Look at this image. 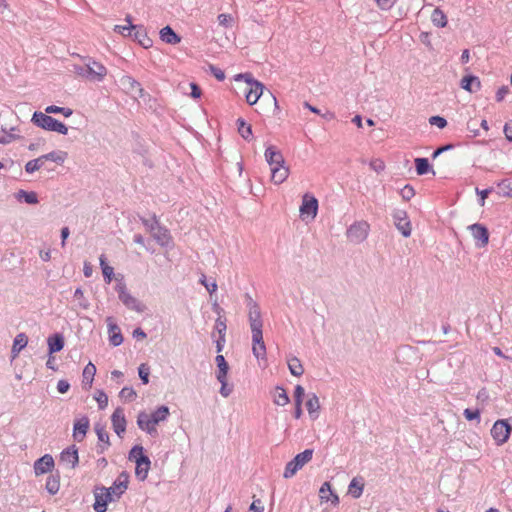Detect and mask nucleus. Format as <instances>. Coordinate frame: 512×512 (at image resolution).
<instances>
[{"instance_id": "f257e3e1", "label": "nucleus", "mask_w": 512, "mask_h": 512, "mask_svg": "<svg viewBox=\"0 0 512 512\" xmlns=\"http://www.w3.org/2000/svg\"><path fill=\"white\" fill-rule=\"evenodd\" d=\"M169 415V408L165 405L158 407L151 414L141 411L137 416V425L142 431H145L150 436L155 437L158 435L156 426L159 423L166 421Z\"/></svg>"}, {"instance_id": "f03ea898", "label": "nucleus", "mask_w": 512, "mask_h": 512, "mask_svg": "<svg viewBox=\"0 0 512 512\" xmlns=\"http://www.w3.org/2000/svg\"><path fill=\"white\" fill-rule=\"evenodd\" d=\"M31 121L37 127L47 131L57 132L62 135H66L68 133V128L64 123L49 116L46 112H34Z\"/></svg>"}, {"instance_id": "7ed1b4c3", "label": "nucleus", "mask_w": 512, "mask_h": 512, "mask_svg": "<svg viewBox=\"0 0 512 512\" xmlns=\"http://www.w3.org/2000/svg\"><path fill=\"white\" fill-rule=\"evenodd\" d=\"M244 79L247 87L245 89V98L249 105L257 103L261 95L263 94L264 86L257 80H254L250 74H239L236 78Z\"/></svg>"}, {"instance_id": "20e7f679", "label": "nucleus", "mask_w": 512, "mask_h": 512, "mask_svg": "<svg viewBox=\"0 0 512 512\" xmlns=\"http://www.w3.org/2000/svg\"><path fill=\"white\" fill-rule=\"evenodd\" d=\"M313 449H306L303 452L297 454L291 461H289L283 473V477L286 479L292 478L302 467L311 461L313 457Z\"/></svg>"}, {"instance_id": "39448f33", "label": "nucleus", "mask_w": 512, "mask_h": 512, "mask_svg": "<svg viewBox=\"0 0 512 512\" xmlns=\"http://www.w3.org/2000/svg\"><path fill=\"white\" fill-rule=\"evenodd\" d=\"M75 72L91 81H102L107 74V69L100 63L92 61L84 66H76Z\"/></svg>"}, {"instance_id": "423d86ee", "label": "nucleus", "mask_w": 512, "mask_h": 512, "mask_svg": "<svg viewBox=\"0 0 512 512\" xmlns=\"http://www.w3.org/2000/svg\"><path fill=\"white\" fill-rule=\"evenodd\" d=\"M369 231L370 225L367 221H356L348 227L346 237L351 243L360 244L367 239Z\"/></svg>"}, {"instance_id": "0eeeda50", "label": "nucleus", "mask_w": 512, "mask_h": 512, "mask_svg": "<svg viewBox=\"0 0 512 512\" xmlns=\"http://www.w3.org/2000/svg\"><path fill=\"white\" fill-rule=\"evenodd\" d=\"M115 290L118 293V298L120 301L129 309L136 311L138 313H142L145 311V305L142 304L136 297L132 296L126 285L122 282L118 283L115 287Z\"/></svg>"}, {"instance_id": "6e6552de", "label": "nucleus", "mask_w": 512, "mask_h": 512, "mask_svg": "<svg viewBox=\"0 0 512 512\" xmlns=\"http://www.w3.org/2000/svg\"><path fill=\"white\" fill-rule=\"evenodd\" d=\"M318 212V200L306 193L303 195L302 204L300 206V216L303 220H313L317 216Z\"/></svg>"}, {"instance_id": "1a4fd4ad", "label": "nucleus", "mask_w": 512, "mask_h": 512, "mask_svg": "<svg viewBox=\"0 0 512 512\" xmlns=\"http://www.w3.org/2000/svg\"><path fill=\"white\" fill-rule=\"evenodd\" d=\"M461 117L466 120L467 130L472 136H477L480 130V122L477 119L476 105L464 106Z\"/></svg>"}, {"instance_id": "9d476101", "label": "nucleus", "mask_w": 512, "mask_h": 512, "mask_svg": "<svg viewBox=\"0 0 512 512\" xmlns=\"http://www.w3.org/2000/svg\"><path fill=\"white\" fill-rule=\"evenodd\" d=\"M511 429L510 424L506 420H498L494 423L491 435L497 445H502L508 440Z\"/></svg>"}, {"instance_id": "9b49d317", "label": "nucleus", "mask_w": 512, "mask_h": 512, "mask_svg": "<svg viewBox=\"0 0 512 512\" xmlns=\"http://www.w3.org/2000/svg\"><path fill=\"white\" fill-rule=\"evenodd\" d=\"M394 225L404 237L411 235V222L408 218L407 212L397 209L393 212Z\"/></svg>"}, {"instance_id": "f8f14e48", "label": "nucleus", "mask_w": 512, "mask_h": 512, "mask_svg": "<svg viewBox=\"0 0 512 512\" xmlns=\"http://www.w3.org/2000/svg\"><path fill=\"white\" fill-rule=\"evenodd\" d=\"M111 422L114 432L120 437H123V434L126 431V418L124 414V410L120 407L116 408L111 416Z\"/></svg>"}, {"instance_id": "ddd939ff", "label": "nucleus", "mask_w": 512, "mask_h": 512, "mask_svg": "<svg viewBox=\"0 0 512 512\" xmlns=\"http://www.w3.org/2000/svg\"><path fill=\"white\" fill-rule=\"evenodd\" d=\"M54 459L50 454H45L34 463V472L36 476L51 472L54 468Z\"/></svg>"}, {"instance_id": "4468645a", "label": "nucleus", "mask_w": 512, "mask_h": 512, "mask_svg": "<svg viewBox=\"0 0 512 512\" xmlns=\"http://www.w3.org/2000/svg\"><path fill=\"white\" fill-rule=\"evenodd\" d=\"M120 83L127 93H131L135 97H142L143 89L141 88L140 83L133 77L125 75L120 79Z\"/></svg>"}, {"instance_id": "2eb2a0df", "label": "nucleus", "mask_w": 512, "mask_h": 512, "mask_svg": "<svg viewBox=\"0 0 512 512\" xmlns=\"http://www.w3.org/2000/svg\"><path fill=\"white\" fill-rule=\"evenodd\" d=\"M106 322L108 326L110 343L115 347L121 345L123 342V336L119 326L114 322L112 317H107Z\"/></svg>"}, {"instance_id": "dca6fc26", "label": "nucleus", "mask_w": 512, "mask_h": 512, "mask_svg": "<svg viewBox=\"0 0 512 512\" xmlns=\"http://www.w3.org/2000/svg\"><path fill=\"white\" fill-rule=\"evenodd\" d=\"M90 426V422L88 417L83 416L80 419L76 420L73 427V438L77 442H81L86 436L88 429Z\"/></svg>"}, {"instance_id": "f3484780", "label": "nucleus", "mask_w": 512, "mask_h": 512, "mask_svg": "<svg viewBox=\"0 0 512 512\" xmlns=\"http://www.w3.org/2000/svg\"><path fill=\"white\" fill-rule=\"evenodd\" d=\"M135 463V475L140 481H144L148 476L151 461L148 456H140Z\"/></svg>"}, {"instance_id": "a211bd4d", "label": "nucleus", "mask_w": 512, "mask_h": 512, "mask_svg": "<svg viewBox=\"0 0 512 512\" xmlns=\"http://www.w3.org/2000/svg\"><path fill=\"white\" fill-rule=\"evenodd\" d=\"M60 461L70 464L71 468H75L79 462L78 450L75 445H71L64 449L60 454Z\"/></svg>"}, {"instance_id": "6ab92c4d", "label": "nucleus", "mask_w": 512, "mask_h": 512, "mask_svg": "<svg viewBox=\"0 0 512 512\" xmlns=\"http://www.w3.org/2000/svg\"><path fill=\"white\" fill-rule=\"evenodd\" d=\"M265 159L271 168L285 163L283 155L274 146L267 147L265 150Z\"/></svg>"}, {"instance_id": "aec40b11", "label": "nucleus", "mask_w": 512, "mask_h": 512, "mask_svg": "<svg viewBox=\"0 0 512 512\" xmlns=\"http://www.w3.org/2000/svg\"><path fill=\"white\" fill-rule=\"evenodd\" d=\"M151 235L162 247H168L172 243V238L168 229L161 225Z\"/></svg>"}, {"instance_id": "412c9836", "label": "nucleus", "mask_w": 512, "mask_h": 512, "mask_svg": "<svg viewBox=\"0 0 512 512\" xmlns=\"http://www.w3.org/2000/svg\"><path fill=\"white\" fill-rule=\"evenodd\" d=\"M289 176V168L284 164L271 168V180L275 184L283 183Z\"/></svg>"}, {"instance_id": "4be33fe9", "label": "nucleus", "mask_w": 512, "mask_h": 512, "mask_svg": "<svg viewBox=\"0 0 512 512\" xmlns=\"http://www.w3.org/2000/svg\"><path fill=\"white\" fill-rule=\"evenodd\" d=\"M28 343V337L24 333H19L13 342L12 350H11V361L15 360L20 351L26 347Z\"/></svg>"}, {"instance_id": "5701e85b", "label": "nucleus", "mask_w": 512, "mask_h": 512, "mask_svg": "<svg viewBox=\"0 0 512 512\" xmlns=\"http://www.w3.org/2000/svg\"><path fill=\"white\" fill-rule=\"evenodd\" d=\"M49 354L59 352L64 347V337L61 334H54L47 339Z\"/></svg>"}, {"instance_id": "b1692460", "label": "nucleus", "mask_w": 512, "mask_h": 512, "mask_svg": "<svg viewBox=\"0 0 512 512\" xmlns=\"http://www.w3.org/2000/svg\"><path fill=\"white\" fill-rule=\"evenodd\" d=\"M160 38L163 42L171 45H175L181 41L180 36H178L170 26H166L160 30Z\"/></svg>"}, {"instance_id": "393cba45", "label": "nucleus", "mask_w": 512, "mask_h": 512, "mask_svg": "<svg viewBox=\"0 0 512 512\" xmlns=\"http://www.w3.org/2000/svg\"><path fill=\"white\" fill-rule=\"evenodd\" d=\"M236 125L238 133L244 140L251 141L253 139L252 127L250 124L246 123L243 118H238L236 120Z\"/></svg>"}, {"instance_id": "a878e982", "label": "nucleus", "mask_w": 512, "mask_h": 512, "mask_svg": "<svg viewBox=\"0 0 512 512\" xmlns=\"http://www.w3.org/2000/svg\"><path fill=\"white\" fill-rule=\"evenodd\" d=\"M307 411L312 419H317L319 416L320 403L319 398L315 394H311L306 402Z\"/></svg>"}, {"instance_id": "bb28decb", "label": "nucleus", "mask_w": 512, "mask_h": 512, "mask_svg": "<svg viewBox=\"0 0 512 512\" xmlns=\"http://www.w3.org/2000/svg\"><path fill=\"white\" fill-rule=\"evenodd\" d=\"M252 352L258 360L266 361V346L263 341V336L259 339H252Z\"/></svg>"}, {"instance_id": "cd10ccee", "label": "nucleus", "mask_w": 512, "mask_h": 512, "mask_svg": "<svg viewBox=\"0 0 512 512\" xmlns=\"http://www.w3.org/2000/svg\"><path fill=\"white\" fill-rule=\"evenodd\" d=\"M134 39L144 48H149L152 46V40L147 36L146 31L141 27L137 26L134 29Z\"/></svg>"}, {"instance_id": "c85d7f7f", "label": "nucleus", "mask_w": 512, "mask_h": 512, "mask_svg": "<svg viewBox=\"0 0 512 512\" xmlns=\"http://www.w3.org/2000/svg\"><path fill=\"white\" fill-rule=\"evenodd\" d=\"M363 490H364V483H363L362 479L353 478L348 487L349 494L353 498L357 499L362 495Z\"/></svg>"}, {"instance_id": "c756f323", "label": "nucleus", "mask_w": 512, "mask_h": 512, "mask_svg": "<svg viewBox=\"0 0 512 512\" xmlns=\"http://www.w3.org/2000/svg\"><path fill=\"white\" fill-rule=\"evenodd\" d=\"M215 361H216V364H217V367H218V371L216 373L217 380H222L221 378H227V374H228V370H229V365L226 362L224 356L220 355V354L217 355L216 358H215Z\"/></svg>"}, {"instance_id": "7c9ffc66", "label": "nucleus", "mask_w": 512, "mask_h": 512, "mask_svg": "<svg viewBox=\"0 0 512 512\" xmlns=\"http://www.w3.org/2000/svg\"><path fill=\"white\" fill-rule=\"evenodd\" d=\"M288 368L293 376L300 377L304 373V368L301 361L297 357H290L287 360Z\"/></svg>"}, {"instance_id": "2f4dec72", "label": "nucleus", "mask_w": 512, "mask_h": 512, "mask_svg": "<svg viewBox=\"0 0 512 512\" xmlns=\"http://www.w3.org/2000/svg\"><path fill=\"white\" fill-rule=\"evenodd\" d=\"M15 198L18 201H25L26 203L32 205L37 204L39 202L37 193L34 191L27 192L21 189L15 194Z\"/></svg>"}, {"instance_id": "473e14b6", "label": "nucleus", "mask_w": 512, "mask_h": 512, "mask_svg": "<svg viewBox=\"0 0 512 512\" xmlns=\"http://www.w3.org/2000/svg\"><path fill=\"white\" fill-rule=\"evenodd\" d=\"M273 401L276 405L285 406L289 403V397L286 390L277 386L273 394Z\"/></svg>"}, {"instance_id": "72a5a7b5", "label": "nucleus", "mask_w": 512, "mask_h": 512, "mask_svg": "<svg viewBox=\"0 0 512 512\" xmlns=\"http://www.w3.org/2000/svg\"><path fill=\"white\" fill-rule=\"evenodd\" d=\"M329 495H331L333 497L332 499V502L333 503H338L339 502V498L336 494H334L331 490V485L329 482H324L319 490V496L321 498L322 501H328L330 498H329Z\"/></svg>"}, {"instance_id": "f704fd0d", "label": "nucleus", "mask_w": 512, "mask_h": 512, "mask_svg": "<svg viewBox=\"0 0 512 512\" xmlns=\"http://www.w3.org/2000/svg\"><path fill=\"white\" fill-rule=\"evenodd\" d=\"M41 156L44 160V163L46 161H53L57 164H62L67 157V153L64 151H52L50 153H47V154H44Z\"/></svg>"}, {"instance_id": "c9c22d12", "label": "nucleus", "mask_w": 512, "mask_h": 512, "mask_svg": "<svg viewBox=\"0 0 512 512\" xmlns=\"http://www.w3.org/2000/svg\"><path fill=\"white\" fill-rule=\"evenodd\" d=\"M95 432L97 434L98 440L104 443V445L99 446V450H98L100 453H102L110 445L109 435H108L107 431L105 430V428L102 426H96Z\"/></svg>"}, {"instance_id": "e433bc0d", "label": "nucleus", "mask_w": 512, "mask_h": 512, "mask_svg": "<svg viewBox=\"0 0 512 512\" xmlns=\"http://www.w3.org/2000/svg\"><path fill=\"white\" fill-rule=\"evenodd\" d=\"M96 373V367L93 363L89 362L83 370V383L91 387L94 376Z\"/></svg>"}, {"instance_id": "4c0bfd02", "label": "nucleus", "mask_w": 512, "mask_h": 512, "mask_svg": "<svg viewBox=\"0 0 512 512\" xmlns=\"http://www.w3.org/2000/svg\"><path fill=\"white\" fill-rule=\"evenodd\" d=\"M99 260H100V266H101V269H102L104 281L107 284H110L111 281H112V276L114 274V269H113V267L109 266L106 263V258H105L104 255H101Z\"/></svg>"}, {"instance_id": "58836bf2", "label": "nucleus", "mask_w": 512, "mask_h": 512, "mask_svg": "<svg viewBox=\"0 0 512 512\" xmlns=\"http://www.w3.org/2000/svg\"><path fill=\"white\" fill-rule=\"evenodd\" d=\"M431 21L437 27H445L447 17L440 8H435L431 15Z\"/></svg>"}, {"instance_id": "ea45409f", "label": "nucleus", "mask_w": 512, "mask_h": 512, "mask_svg": "<svg viewBox=\"0 0 512 512\" xmlns=\"http://www.w3.org/2000/svg\"><path fill=\"white\" fill-rule=\"evenodd\" d=\"M45 488L51 495H55L60 488L59 476L50 475L46 480Z\"/></svg>"}, {"instance_id": "a19ab883", "label": "nucleus", "mask_w": 512, "mask_h": 512, "mask_svg": "<svg viewBox=\"0 0 512 512\" xmlns=\"http://www.w3.org/2000/svg\"><path fill=\"white\" fill-rule=\"evenodd\" d=\"M74 301L77 302V307L87 310L90 307L88 299L84 296V292L81 288H77L73 295Z\"/></svg>"}, {"instance_id": "79ce46f5", "label": "nucleus", "mask_w": 512, "mask_h": 512, "mask_svg": "<svg viewBox=\"0 0 512 512\" xmlns=\"http://www.w3.org/2000/svg\"><path fill=\"white\" fill-rule=\"evenodd\" d=\"M110 492L114 499H119L120 496L127 489V481H115L111 487H109Z\"/></svg>"}, {"instance_id": "37998d69", "label": "nucleus", "mask_w": 512, "mask_h": 512, "mask_svg": "<svg viewBox=\"0 0 512 512\" xmlns=\"http://www.w3.org/2000/svg\"><path fill=\"white\" fill-rule=\"evenodd\" d=\"M125 20L128 24L127 25H116L114 27V31L118 32L124 36L131 35V31L133 29H136L137 26L132 24V18L130 15H127Z\"/></svg>"}, {"instance_id": "c03bdc74", "label": "nucleus", "mask_w": 512, "mask_h": 512, "mask_svg": "<svg viewBox=\"0 0 512 512\" xmlns=\"http://www.w3.org/2000/svg\"><path fill=\"white\" fill-rule=\"evenodd\" d=\"M475 83L477 87H480V80L476 76H465L460 81V87L466 91L472 92V84Z\"/></svg>"}, {"instance_id": "a18cd8bd", "label": "nucleus", "mask_w": 512, "mask_h": 512, "mask_svg": "<svg viewBox=\"0 0 512 512\" xmlns=\"http://www.w3.org/2000/svg\"><path fill=\"white\" fill-rule=\"evenodd\" d=\"M44 165V160L42 156L30 160L25 164V171L29 174L34 173L35 171H38L40 168H42Z\"/></svg>"}, {"instance_id": "49530a36", "label": "nucleus", "mask_w": 512, "mask_h": 512, "mask_svg": "<svg viewBox=\"0 0 512 512\" xmlns=\"http://www.w3.org/2000/svg\"><path fill=\"white\" fill-rule=\"evenodd\" d=\"M249 323H250V328H251V333H252V339H259L260 337H262L263 336L262 319H260V320L253 319V320H250Z\"/></svg>"}, {"instance_id": "de8ad7c7", "label": "nucleus", "mask_w": 512, "mask_h": 512, "mask_svg": "<svg viewBox=\"0 0 512 512\" xmlns=\"http://www.w3.org/2000/svg\"><path fill=\"white\" fill-rule=\"evenodd\" d=\"M415 168L418 175H424L431 169L427 158H416Z\"/></svg>"}, {"instance_id": "09e8293b", "label": "nucleus", "mask_w": 512, "mask_h": 512, "mask_svg": "<svg viewBox=\"0 0 512 512\" xmlns=\"http://www.w3.org/2000/svg\"><path fill=\"white\" fill-rule=\"evenodd\" d=\"M13 131H15V127H12L10 132H6L4 130L0 131V144L6 145L11 143L13 140L20 138V136L14 134Z\"/></svg>"}, {"instance_id": "8fccbe9b", "label": "nucleus", "mask_w": 512, "mask_h": 512, "mask_svg": "<svg viewBox=\"0 0 512 512\" xmlns=\"http://www.w3.org/2000/svg\"><path fill=\"white\" fill-rule=\"evenodd\" d=\"M45 112L47 114H55V113H61L65 117H70L73 113L72 109L66 108V107H59L55 105H50L45 108Z\"/></svg>"}, {"instance_id": "3c124183", "label": "nucleus", "mask_w": 512, "mask_h": 512, "mask_svg": "<svg viewBox=\"0 0 512 512\" xmlns=\"http://www.w3.org/2000/svg\"><path fill=\"white\" fill-rule=\"evenodd\" d=\"M143 451H144V448L141 445L133 446L129 452L128 459L130 461L136 462V459H138L140 456H145Z\"/></svg>"}, {"instance_id": "603ef678", "label": "nucleus", "mask_w": 512, "mask_h": 512, "mask_svg": "<svg viewBox=\"0 0 512 512\" xmlns=\"http://www.w3.org/2000/svg\"><path fill=\"white\" fill-rule=\"evenodd\" d=\"M222 380H218L220 383H221V388H220V394L224 397V398H227L231 395L232 391H233V386L232 385H229L227 383V378H221Z\"/></svg>"}, {"instance_id": "864d4df0", "label": "nucleus", "mask_w": 512, "mask_h": 512, "mask_svg": "<svg viewBox=\"0 0 512 512\" xmlns=\"http://www.w3.org/2000/svg\"><path fill=\"white\" fill-rule=\"evenodd\" d=\"M226 329V320L219 316L215 322V330L218 332L219 336L225 337Z\"/></svg>"}, {"instance_id": "5fc2aeb1", "label": "nucleus", "mask_w": 512, "mask_h": 512, "mask_svg": "<svg viewBox=\"0 0 512 512\" xmlns=\"http://www.w3.org/2000/svg\"><path fill=\"white\" fill-rule=\"evenodd\" d=\"M141 221L151 234L160 226L155 216L152 220L141 218Z\"/></svg>"}, {"instance_id": "6e6d98bb", "label": "nucleus", "mask_w": 512, "mask_h": 512, "mask_svg": "<svg viewBox=\"0 0 512 512\" xmlns=\"http://www.w3.org/2000/svg\"><path fill=\"white\" fill-rule=\"evenodd\" d=\"M200 283L205 286L210 295L217 291V283L215 281L208 282L204 274L200 278Z\"/></svg>"}, {"instance_id": "4d7b16f0", "label": "nucleus", "mask_w": 512, "mask_h": 512, "mask_svg": "<svg viewBox=\"0 0 512 512\" xmlns=\"http://www.w3.org/2000/svg\"><path fill=\"white\" fill-rule=\"evenodd\" d=\"M249 321L250 320H260L261 319V312L260 308L256 303H251L249 305V315H248Z\"/></svg>"}, {"instance_id": "13d9d810", "label": "nucleus", "mask_w": 512, "mask_h": 512, "mask_svg": "<svg viewBox=\"0 0 512 512\" xmlns=\"http://www.w3.org/2000/svg\"><path fill=\"white\" fill-rule=\"evenodd\" d=\"M119 396L122 398V399H125V400H128V401H132L135 399L136 397V392L134 391L133 388L131 387H124L120 393H119Z\"/></svg>"}, {"instance_id": "bf43d9fd", "label": "nucleus", "mask_w": 512, "mask_h": 512, "mask_svg": "<svg viewBox=\"0 0 512 512\" xmlns=\"http://www.w3.org/2000/svg\"><path fill=\"white\" fill-rule=\"evenodd\" d=\"M400 195L403 200L409 201L415 195L414 188L410 185H406L401 189Z\"/></svg>"}, {"instance_id": "052dcab7", "label": "nucleus", "mask_w": 512, "mask_h": 512, "mask_svg": "<svg viewBox=\"0 0 512 512\" xmlns=\"http://www.w3.org/2000/svg\"><path fill=\"white\" fill-rule=\"evenodd\" d=\"M138 374L144 384L149 382V367L146 364H141L138 368Z\"/></svg>"}, {"instance_id": "680f3d73", "label": "nucleus", "mask_w": 512, "mask_h": 512, "mask_svg": "<svg viewBox=\"0 0 512 512\" xmlns=\"http://www.w3.org/2000/svg\"><path fill=\"white\" fill-rule=\"evenodd\" d=\"M377 7L381 10H390L396 3V0H374Z\"/></svg>"}, {"instance_id": "e2e57ef3", "label": "nucleus", "mask_w": 512, "mask_h": 512, "mask_svg": "<svg viewBox=\"0 0 512 512\" xmlns=\"http://www.w3.org/2000/svg\"><path fill=\"white\" fill-rule=\"evenodd\" d=\"M429 123L431 125H435L440 129H443L447 126V121L445 118L441 116H432L429 118Z\"/></svg>"}, {"instance_id": "0e129e2a", "label": "nucleus", "mask_w": 512, "mask_h": 512, "mask_svg": "<svg viewBox=\"0 0 512 512\" xmlns=\"http://www.w3.org/2000/svg\"><path fill=\"white\" fill-rule=\"evenodd\" d=\"M95 399L100 409H104L108 405V396L103 391H98Z\"/></svg>"}, {"instance_id": "69168bd1", "label": "nucleus", "mask_w": 512, "mask_h": 512, "mask_svg": "<svg viewBox=\"0 0 512 512\" xmlns=\"http://www.w3.org/2000/svg\"><path fill=\"white\" fill-rule=\"evenodd\" d=\"M96 501L94 504V509L96 512H105L107 510V504L101 501L102 496L99 493L95 495Z\"/></svg>"}, {"instance_id": "338daca9", "label": "nucleus", "mask_w": 512, "mask_h": 512, "mask_svg": "<svg viewBox=\"0 0 512 512\" xmlns=\"http://www.w3.org/2000/svg\"><path fill=\"white\" fill-rule=\"evenodd\" d=\"M464 416L467 420L478 419L480 417V409L479 408H475V409L467 408L464 410Z\"/></svg>"}, {"instance_id": "774afa93", "label": "nucleus", "mask_w": 512, "mask_h": 512, "mask_svg": "<svg viewBox=\"0 0 512 512\" xmlns=\"http://www.w3.org/2000/svg\"><path fill=\"white\" fill-rule=\"evenodd\" d=\"M263 511H264V506L262 505V502L259 499H255L249 507V512H263Z\"/></svg>"}]
</instances>
